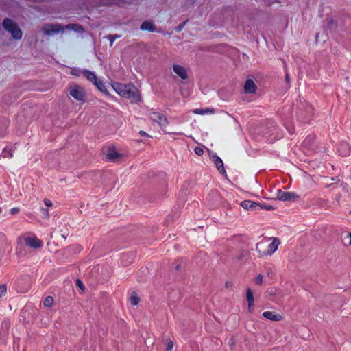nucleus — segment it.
Here are the masks:
<instances>
[{
  "mask_svg": "<svg viewBox=\"0 0 351 351\" xmlns=\"http://www.w3.org/2000/svg\"><path fill=\"white\" fill-rule=\"evenodd\" d=\"M76 286L80 289L81 290L84 291L85 289V287L82 282V281L80 279L76 280Z\"/></svg>",
  "mask_w": 351,
  "mask_h": 351,
  "instance_id": "e433bc0d",
  "label": "nucleus"
},
{
  "mask_svg": "<svg viewBox=\"0 0 351 351\" xmlns=\"http://www.w3.org/2000/svg\"><path fill=\"white\" fill-rule=\"evenodd\" d=\"M314 141V136H308L306 139L304 141V145L309 146L311 143Z\"/></svg>",
  "mask_w": 351,
  "mask_h": 351,
  "instance_id": "473e14b6",
  "label": "nucleus"
},
{
  "mask_svg": "<svg viewBox=\"0 0 351 351\" xmlns=\"http://www.w3.org/2000/svg\"><path fill=\"white\" fill-rule=\"evenodd\" d=\"M147 115L149 119H151L154 122H156L160 125V127L162 128L165 133L177 134H179L178 132H167L164 130V128H166L167 125L169 124V122L166 116L162 114V113L154 112V109H150L148 111Z\"/></svg>",
  "mask_w": 351,
  "mask_h": 351,
  "instance_id": "7ed1b4c3",
  "label": "nucleus"
},
{
  "mask_svg": "<svg viewBox=\"0 0 351 351\" xmlns=\"http://www.w3.org/2000/svg\"><path fill=\"white\" fill-rule=\"evenodd\" d=\"M173 347V342L172 341H169L166 346L165 350L166 351H172Z\"/></svg>",
  "mask_w": 351,
  "mask_h": 351,
  "instance_id": "58836bf2",
  "label": "nucleus"
},
{
  "mask_svg": "<svg viewBox=\"0 0 351 351\" xmlns=\"http://www.w3.org/2000/svg\"><path fill=\"white\" fill-rule=\"evenodd\" d=\"M293 106L289 105L288 106L284 107L280 111V116L285 125L291 122L293 117Z\"/></svg>",
  "mask_w": 351,
  "mask_h": 351,
  "instance_id": "6e6552de",
  "label": "nucleus"
},
{
  "mask_svg": "<svg viewBox=\"0 0 351 351\" xmlns=\"http://www.w3.org/2000/svg\"><path fill=\"white\" fill-rule=\"evenodd\" d=\"M257 90L258 89H243L240 93V98L247 102L252 101L261 95Z\"/></svg>",
  "mask_w": 351,
  "mask_h": 351,
  "instance_id": "0eeeda50",
  "label": "nucleus"
},
{
  "mask_svg": "<svg viewBox=\"0 0 351 351\" xmlns=\"http://www.w3.org/2000/svg\"><path fill=\"white\" fill-rule=\"evenodd\" d=\"M119 96L127 98L132 103L136 104L141 101L138 89H112Z\"/></svg>",
  "mask_w": 351,
  "mask_h": 351,
  "instance_id": "20e7f679",
  "label": "nucleus"
},
{
  "mask_svg": "<svg viewBox=\"0 0 351 351\" xmlns=\"http://www.w3.org/2000/svg\"><path fill=\"white\" fill-rule=\"evenodd\" d=\"M7 292L6 285L3 284L0 285V298L5 295Z\"/></svg>",
  "mask_w": 351,
  "mask_h": 351,
  "instance_id": "2f4dec72",
  "label": "nucleus"
},
{
  "mask_svg": "<svg viewBox=\"0 0 351 351\" xmlns=\"http://www.w3.org/2000/svg\"><path fill=\"white\" fill-rule=\"evenodd\" d=\"M248 311L250 313H252L254 311V302L252 303V305L248 304Z\"/></svg>",
  "mask_w": 351,
  "mask_h": 351,
  "instance_id": "37998d69",
  "label": "nucleus"
},
{
  "mask_svg": "<svg viewBox=\"0 0 351 351\" xmlns=\"http://www.w3.org/2000/svg\"><path fill=\"white\" fill-rule=\"evenodd\" d=\"M11 326V322L9 319H4L0 327V337L2 339H5L8 337L9 334L10 328Z\"/></svg>",
  "mask_w": 351,
  "mask_h": 351,
  "instance_id": "f8f14e48",
  "label": "nucleus"
},
{
  "mask_svg": "<svg viewBox=\"0 0 351 351\" xmlns=\"http://www.w3.org/2000/svg\"><path fill=\"white\" fill-rule=\"evenodd\" d=\"M20 211V208L19 207H14L10 209V213L11 215H16Z\"/></svg>",
  "mask_w": 351,
  "mask_h": 351,
  "instance_id": "ea45409f",
  "label": "nucleus"
},
{
  "mask_svg": "<svg viewBox=\"0 0 351 351\" xmlns=\"http://www.w3.org/2000/svg\"><path fill=\"white\" fill-rule=\"evenodd\" d=\"M43 210L45 212V214L46 215H49L48 210H47V209H44V208H43Z\"/></svg>",
  "mask_w": 351,
  "mask_h": 351,
  "instance_id": "49530a36",
  "label": "nucleus"
},
{
  "mask_svg": "<svg viewBox=\"0 0 351 351\" xmlns=\"http://www.w3.org/2000/svg\"><path fill=\"white\" fill-rule=\"evenodd\" d=\"M84 75L86 77V78L90 81H94V85H95L97 88H100V86H105L106 84L102 83L101 82H98L97 80V78L95 75V74L86 71L84 73Z\"/></svg>",
  "mask_w": 351,
  "mask_h": 351,
  "instance_id": "4be33fe9",
  "label": "nucleus"
},
{
  "mask_svg": "<svg viewBox=\"0 0 351 351\" xmlns=\"http://www.w3.org/2000/svg\"><path fill=\"white\" fill-rule=\"evenodd\" d=\"M106 157L108 160H114L117 158H121L122 154H120L119 152H118L116 150V149L114 147H109L107 154H106Z\"/></svg>",
  "mask_w": 351,
  "mask_h": 351,
  "instance_id": "6ab92c4d",
  "label": "nucleus"
},
{
  "mask_svg": "<svg viewBox=\"0 0 351 351\" xmlns=\"http://www.w3.org/2000/svg\"><path fill=\"white\" fill-rule=\"evenodd\" d=\"M240 206L247 210H256L258 204L251 200H243L240 203Z\"/></svg>",
  "mask_w": 351,
  "mask_h": 351,
  "instance_id": "f3484780",
  "label": "nucleus"
},
{
  "mask_svg": "<svg viewBox=\"0 0 351 351\" xmlns=\"http://www.w3.org/2000/svg\"><path fill=\"white\" fill-rule=\"evenodd\" d=\"M342 240L344 245H351V233L346 232Z\"/></svg>",
  "mask_w": 351,
  "mask_h": 351,
  "instance_id": "bb28decb",
  "label": "nucleus"
},
{
  "mask_svg": "<svg viewBox=\"0 0 351 351\" xmlns=\"http://www.w3.org/2000/svg\"><path fill=\"white\" fill-rule=\"evenodd\" d=\"M241 258H242V256L241 255V256H239L238 257V259H241Z\"/></svg>",
  "mask_w": 351,
  "mask_h": 351,
  "instance_id": "09e8293b",
  "label": "nucleus"
},
{
  "mask_svg": "<svg viewBox=\"0 0 351 351\" xmlns=\"http://www.w3.org/2000/svg\"><path fill=\"white\" fill-rule=\"evenodd\" d=\"M25 245L34 249L40 248L42 246V241L36 237H27L25 239Z\"/></svg>",
  "mask_w": 351,
  "mask_h": 351,
  "instance_id": "ddd939ff",
  "label": "nucleus"
},
{
  "mask_svg": "<svg viewBox=\"0 0 351 351\" xmlns=\"http://www.w3.org/2000/svg\"><path fill=\"white\" fill-rule=\"evenodd\" d=\"M130 302L132 306H136L140 302V298L136 291H132L130 297Z\"/></svg>",
  "mask_w": 351,
  "mask_h": 351,
  "instance_id": "393cba45",
  "label": "nucleus"
},
{
  "mask_svg": "<svg viewBox=\"0 0 351 351\" xmlns=\"http://www.w3.org/2000/svg\"><path fill=\"white\" fill-rule=\"evenodd\" d=\"M40 31L44 36H51L64 31V26L60 23H45L42 25Z\"/></svg>",
  "mask_w": 351,
  "mask_h": 351,
  "instance_id": "39448f33",
  "label": "nucleus"
},
{
  "mask_svg": "<svg viewBox=\"0 0 351 351\" xmlns=\"http://www.w3.org/2000/svg\"><path fill=\"white\" fill-rule=\"evenodd\" d=\"M218 96L223 101H229L233 95V89H217Z\"/></svg>",
  "mask_w": 351,
  "mask_h": 351,
  "instance_id": "4468645a",
  "label": "nucleus"
},
{
  "mask_svg": "<svg viewBox=\"0 0 351 351\" xmlns=\"http://www.w3.org/2000/svg\"><path fill=\"white\" fill-rule=\"evenodd\" d=\"M194 152L198 156H202L204 154V149L200 147H195Z\"/></svg>",
  "mask_w": 351,
  "mask_h": 351,
  "instance_id": "4c0bfd02",
  "label": "nucleus"
},
{
  "mask_svg": "<svg viewBox=\"0 0 351 351\" xmlns=\"http://www.w3.org/2000/svg\"><path fill=\"white\" fill-rule=\"evenodd\" d=\"M258 206H257V210L265 209L267 210H274V207L271 205L267 204L265 202H258Z\"/></svg>",
  "mask_w": 351,
  "mask_h": 351,
  "instance_id": "a878e982",
  "label": "nucleus"
},
{
  "mask_svg": "<svg viewBox=\"0 0 351 351\" xmlns=\"http://www.w3.org/2000/svg\"><path fill=\"white\" fill-rule=\"evenodd\" d=\"M279 244V240L277 238H274L272 242L267 247V252L261 253V250L258 249L259 243L256 245V250L260 256L271 254L277 250Z\"/></svg>",
  "mask_w": 351,
  "mask_h": 351,
  "instance_id": "9d476101",
  "label": "nucleus"
},
{
  "mask_svg": "<svg viewBox=\"0 0 351 351\" xmlns=\"http://www.w3.org/2000/svg\"><path fill=\"white\" fill-rule=\"evenodd\" d=\"M139 134L142 136H149V135L145 131H143V130H141L139 132Z\"/></svg>",
  "mask_w": 351,
  "mask_h": 351,
  "instance_id": "c03bdc74",
  "label": "nucleus"
},
{
  "mask_svg": "<svg viewBox=\"0 0 351 351\" xmlns=\"http://www.w3.org/2000/svg\"><path fill=\"white\" fill-rule=\"evenodd\" d=\"M172 69L174 73L182 80H187L189 77L188 69L183 65L173 64Z\"/></svg>",
  "mask_w": 351,
  "mask_h": 351,
  "instance_id": "1a4fd4ad",
  "label": "nucleus"
},
{
  "mask_svg": "<svg viewBox=\"0 0 351 351\" xmlns=\"http://www.w3.org/2000/svg\"><path fill=\"white\" fill-rule=\"evenodd\" d=\"M134 259V254L132 252H130L126 254H123L121 256V263L124 266L129 265Z\"/></svg>",
  "mask_w": 351,
  "mask_h": 351,
  "instance_id": "aec40b11",
  "label": "nucleus"
},
{
  "mask_svg": "<svg viewBox=\"0 0 351 351\" xmlns=\"http://www.w3.org/2000/svg\"><path fill=\"white\" fill-rule=\"evenodd\" d=\"M98 90L99 91H101V93H103L106 95H110L108 89H98Z\"/></svg>",
  "mask_w": 351,
  "mask_h": 351,
  "instance_id": "79ce46f5",
  "label": "nucleus"
},
{
  "mask_svg": "<svg viewBox=\"0 0 351 351\" xmlns=\"http://www.w3.org/2000/svg\"><path fill=\"white\" fill-rule=\"evenodd\" d=\"M1 211H2V209H1V208H0V213H1Z\"/></svg>",
  "mask_w": 351,
  "mask_h": 351,
  "instance_id": "8fccbe9b",
  "label": "nucleus"
},
{
  "mask_svg": "<svg viewBox=\"0 0 351 351\" xmlns=\"http://www.w3.org/2000/svg\"><path fill=\"white\" fill-rule=\"evenodd\" d=\"M44 203H45V206L47 207H51L53 205L52 202L48 199H45Z\"/></svg>",
  "mask_w": 351,
  "mask_h": 351,
  "instance_id": "a19ab883",
  "label": "nucleus"
},
{
  "mask_svg": "<svg viewBox=\"0 0 351 351\" xmlns=\"http://www.w3.org/2000/svg\"><path fill=\"white\" fill-rule=\"evenodd\" d=\"M1 156L4 157V158H12L13 157V152L12 150H5L4 149L3 152V154H1Z\"/></svg>",
  "mask_w": 351,
  "mask_h": 351,
  "instance_id": "72a5a7b5",
  "label": "nucleus"
},
{
  "mask_svg": "<svg viewBox=\"0 0 351 351\" xmlns=\"http://www.w3.org/2000/svg\"><path fill=\"white\" fill-rule=\"evenodd\" d=\"M141 29L154 32L156 30V27L152 21H145L142 23Z\"/></svg>",
  "mask_w": 351,
  "mask_h": 351,
  "instance_id": "b1692460",
  "label": "nucleus"
},
{
  "mask_svg": "<svg viewBox=\"0 0 351 351\" xmlns=\"http://www.w3.org/2000/svg\"><path fill=\"white\" fill-rule=\"evenodd\" d=\"M263 316L271 321H281L283 319L281 315L276 313L274 311H265L263 313Z\"/></svg>",
  "mask_w": 351,
  "mask_h": 351,
  "instance_id": "a211bd4d",
  "label": "nucleus"
},
{
  "mask_svg": "<svg viewBox=\"0 0 351 351\" xmlns=\"http://www.w3.org/2000/svg\"><path fill=\"white\" fill-rule=\"evenodd\" d=\"M263 282V275L259 274L255 278V283L256 285H261Z\"/></svg>",
  "mask_w": 351,
  "mask_h": 351,
  "instance_id": "c9c22d12",
  "label": "nucleus"
},
{
  "mask_svg": "<svg viewBox=\"0 0 351 351\" xmlns=\"http://www.w3.org/2000/svg\"><path fill=\"white\" fill-rule=\"evenodd\" d=\"M295 116L297 121L302 123H310L315 116L312 104L300 95L295 104Z\"/></svg>",
  "mask_w": 351,
  "mask_h": 351,
  "instance_id": "f257e3e1",
  "label": "nucleus"
},
{
  "mask_svg": "<svg viewBox=\"0 0 351 351\" xmlns=\"http://www.w3.org/2000/svg\"><path fill=\"white\" fill-rule=\"evenodd\" d=\"M212 158L217 170L222 176L227 178V173L225 170L223 162L221 160V158L219 156H218L216 154H214Z\"/></svg>",
  "mask_w": 351,
  "mask_h": 351,
  "instance_id": "9b49d317",
  "label": "nucleus"
},
{
  "mask_svg": "<svg viewBox=\"0 0 351 351\" xmlns=\"http://www.w3.org/2000/svg\"><path fill=\"white\" fill-rule=\"evenodd\" d=\"M215 109L213 108H196L193 110V112L195 114L204 115L206 114H214Z\"/></svg>",
  "mask_w": 351,
  "mask_h": 351,
  "instance_id": "5701e85b",
  "label": "nucleus"
},
{
  "mask_svg": "<svg viewBox=\"0 0 351 351\" xmlns=\"http://www.w3.org/2000/svg\"><path fill=\"white\" fill-rule=\"evenodd\" d=\"M173 265L175 266V270L176 271H180V269H181V265H182V261L180 260H176L174 263H173Z\"/></svg>",
  "mask_w": 351,
  "mask_h": 351,
  "instance_id": "f704fd0d",
  "label": "nucleus"
},
{
  "mask_svg": "<svg viewBox=\"0 0 351 351\" xmlns=\"http://www.w3.org/2000/svg\"><path fill=\"white\" fill-rule=\"evenodd\" d=\"M53 302L54 300L52 296H47L44 300L43 305L47 308H49L52 306Z\"/></svg>",
  "mask_w": 351,
  "mask_h": 351,
  "instance_id": "c85d7f7f",
  "label": "nucleus"
},
{
  "mask_svg": "<svg viewBox=\"0 0 351 351\" xmlns=\"http://www.w3.org/2000/svg\"><path fill=\"white\" fill-rule=\"evenodd\" d=\"M69 94L73 98L78 101H84L85 92L84 89H70Z\"/></svg>",
  "mask_w": 351,
  "mask_h": 351,
  "instance_id": "2eb2a0df",
  "label": "nucleus"
},
{
  "mask_svg": "<svg viewBox=\"0 0 351 351\" xmlns=\"http://www.w3.org/2000/svg\"><path fill=\"white\" fill-rule=\"evenodd\" d=\"M256 84L252 78H248L245 83L244 88H256Z\"/></svg>",
  "mask_w": 351,
  "mask_h": 351,
  "instance_id": "c756f323",
  "label": "nucleus"
},
{
  "mask_svg": "<svg viewBox=\"0 0 351 351\" xmlns=\"http://www.w3.org/2000/svg\"><path fill=\"white\" fill-rule=\"evenodd\" d=\"M73 29L75 31H80L82 29L81 26L74 25V24H69V25L64 26V30L65 29Z\"/></svg>",
  "mask_w": 351,
  "mask_h": 351,
  "instance_id": "7c9ffc66",
  "label": "nucleus"
},
{
  "mask_svg": "<svg viewBox=\"0 0 351 351\" xmlns=\"http://www.w3.org/2000/svg\"><path fill=\"white\" fill-rule=\"evenodd\" d=\"M246 298L248 304L252 305V303L254 302V299L253 295V291L250 288H248L247 290Z\"/></svg>",
  "mask_w": 351,
  "mask_h": 351,
  "instance_id": "cd10ccee",
  "label": "nucleus"
},
{
  "mask_svg": "<svg viewBox=\"0 0 351 351\" xmlns=\"http://www.w3.org/2000/svg\"><path fill=\"white\" fill-rule=\"evenodd\" d=\"M232 285V283L230 282H226V288H228L229 287H230Z\"/></svg>",
  "mask_w": 351,
  "mask_h": 351,
  "instance_id": "a18cd8bd",
  "label": "nucleus"
},
{
  "mask_svg": "<svg viewBox=\"0 0 351 351\" xmlns=\"http://www.w3.org/2000/svg\"><path fill=\"white\" fill-rule=\"evenodd\" d=\"M23 351H25V350H23Z\"/></svg>",
  "mask_w": 351,
  "mask_h": 351,
  "instance_id": "3c124183",
  "label": "nucleus"
},
{
  "mask_svg": "<svg viewBox=\"0 0 351 351\" xmlns=\"http://www.w3.org/2000/svg\"><path fill=\"white\" fill-rule=\"evenodd\" d=\"M2 27L5 32L10 34L12 39L19 40L23 37V31L14 20L5 18L2 21Z\"/></svg>",
  "mask_w": 351,
  "mask_h": 351,
  "instance_id": "f03ea898",
  "label": "nucleus"
},
{
  "mask_svg": "<svg viewBox=\"0 0 351 351\" xmlns=\"http://www.w3.org/2000/svg\"><path fill=\"white\" fill-rule=\"evenodd\" d=\"M338 152L342 156H348L350 153V145L347 142H341L338 147Z\"/></svg>",
  "mask_w": 351,
  "mask_h": 351,
  "instance_id": "dca6fc26",
  "label": "nucleus"
},
{
  "mask_svg": "<svg viewBox=\"0 0 351 351\" xmlns=\"http://www.w3.org/2000/svg\"><path fill=\"white\" fill-rule=\"evenodd\" d=\"M276 198L280 201L295 202L300 199V197L295 192L278 190L276 193Z\"/></svg>",
  "mask_w": 351,
  "mask_h": 351,
  "instance_id": "423d86ee",
  "label": "nucleus"
},
{
  "mask_svg": "<svg viewBox=\"0 0 351 351\" xmlns=\"http://www.w3.org/2000/svg\"><path fill=\"white\" fill-rule=\"evenodd\" d=\"M17 99V95L14 93L10 92L3 95L2 101L7 105H10L14 102Z\"/></svg>",
  "mask_w": 351,
  "mask_h": 351,
  "instance_id": "412c9836",
  "label": "nucleus"
},
{
  "mask_svg": "<svg viewBox=\"0 0 351 351\" xmlns=\"http://www.w3.org/2000/svg\"><path fill=\"white\" fill-rule=\"evenodd\" d=\"M289 133H291V134H293V133L291 130H289Z\"/></svg>",
  "mask_w": 351,
  "mask_h": 351,
  "instance_id": "de8ad7c7",
  "label": "nucleus"
}]
</instances>
